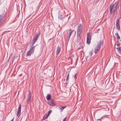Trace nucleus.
<instances>
[{"label": "nucleus", "mask_w": 121, "mask_h": 121, "mask_svg": "<svg viewBox=\"0 0 121 121\" xmlns=\"http://www.w3.org/2000/svg\"><path fill=\"white\" fill-rule=\"evenodd\" d=\"M118 2H115L114 4L111 5L110 6V13L112 14L114 13L115 12L117 9L119 7L118 6Z\"/></svg>", "instance_id": "nucleus-1"}, {"label": "nucleus", "mask_w": 121, "mask_h": 121, "mask_svg": "<svg viewBox=\"0 0 121 121\" xmlns=\"http://www.w3.org/2000/svg\"><path fill=\"white\" fill-rule=\"evenodd\" d=\"M31 46V47L30 48L29 51L26 53V55L27 56H30L34 52L35 46Z\"/></svg>", "instance_id": "nucleus-2"}, {"label": "nucleus", "mask_w": 121, "mask_h": 121, "mask_svg": "<svg viewBox=\"0 0 121 121\" xmlns=\"http://www.w3.org/2000/svg\"><path fill=\"white\" fill-rule=\"evenodd\" d=\"M39 35V33L38 32L37 33L35 34V36L33 38L32 40V43L31 44L30 46H33L34 44L35 43L38 39V37Z\"/></svg>", "instance_id": "nucleus-3"}, {"label": "nucleus", "mask_w": 121, "mask_h": 121, "mask_svg": "<svg viewBox=\"0 0 121 121\" xmlns=\"http://www.w3.org/2000/svg\"><path fill=\"white\" fill-rule=\"evenodd\" d=\"M102 45V43H101V41H100L98 43L97 47L95 49L98 51L100 49Z\"/></svg>", "instance_id": "nucleus-4"}, {"label": "nucleus", "mask_w": 121, "mask_h": 121, "mask_svg": "<svg viewBox=\"0 0 121 121\" xmlns=\"http://www.w3.org/2000/svg\"><path fill=\"white\" fill-rule=\"evenodd\" d=\"M83 28L81 24H79L77 28V32L81 33Z\"/></svg>", "instance_id": "nucleus-5"}, {"label": "nucleus", "mask_w": 121, "mask_h": 121, "mask_svg": "<svg viewBox=\"0 0 121 121\" xmlns=\"http://www.w3.org/2000/svg\"><path fill=\"white\" fill-rule=\"evenodd\" d=\"M86 42L87 44H89L91 41V36L89 35V33H88L87 35Z\"/></svg>", "instance_id": "nucleus-6"}, {"label": "nucleus", "mask_w": 121, "mask_h": 121, "mask_svg": "<svg viewBox=\"0 0 121 121\" xmlns=\"http://www.w3.org/2000/svg\"><path fill=\"white\" fill-rule=\"evenodd\" d=\"M21 105L20 104L17 112V116L18 117L20 116L21 114Z\"/></svg>", "instance_id": "nucleus-7"}, {"label": "nucleus", "mask_w": 121, "mask_h": 121, "mask_svg": "<svg viewBox=\"0 0 121 121\" xmlns=\"http://www.w3.org/2000/svg\"><path fill=\"white\" fill-rule=\"evenodd\" d=\"M31 97V93L30 92L29 95L27 99L26 103L27 104H28L30 102L31 100L30 99Z\"/></svg>", "instance_id": "nucleus-8"}, {"label": "nucleus", "mask_w": 121, "mask_h": 121, "mask_svg": "<svg viewBox=\"0 0 121 121\" xmlns=\"http://www.w3.org/2000/svg\"><path fill=\"white\" fill-rule=\"evenodd\" d=\"M48 104L52 106H54L55 105V103H54V101L52 100H51L49 102Z\"/></svg>", "instance_id": "nucleus-9"}, {"label": "nucleus", "mask_w": 121, "mask_h": 121, "mask_svg": "<svg viewBox=\"0 0 121 121\" xmlns=\"http://www.w3.org/2000/svg\"><path fill=\"white\" fill-rule=\"evenodd\" d=\"M60 47H59V46H58L56 51V55H58L59 53L60 52Z\"/></svg>", "instance_id": "nucleus-10"}, {"label": "nucleus", "mask_w": 121, "mask_h": 121, "mask_svg": "<svg viewBox=\"0 0 121 121\" xmlns=\"http://www.w3.org/2000/svg\"><path fill=\"white\" fill-rule=\"evenodd\" d=\"M46 97L47 100H50L51 98V95L49 94H48Z\"/></svg>", "instance_id": "nucleus-11"}, {"label": "nucleus", "mask_w": 121, "mask_h": 121, "mask_svg": "<svg viewBox=\"0 0 121 121\" xmlns=\"http://www.w3.org/2000/svg\"><path fill=\"white\" fill-rule=\"evenodd\" d=\"M73 30H71V29H70V31L69 32V34L68 35L69 39V38L70 37L71 35L73 32Z\"/></svg>", "instance_id": "nucleus-12"}, {"label": "nucleus", "mask_w": 121, "mask_h": 121, "mask_svg": "<svg viewBox=\"0 0 121 121\" xmlns=\"http://www.w3.org/2000/svg\"><path fill=\"white\" fill-rule=\"evenodd\" d=\"M3 17L2 15H0V26L2 23Z\"/></svg>", "instance_id": "nucleus-13"}, {"label": "nucleus", "mask_w": 121, "mask_h": 121, "mask_svg": "<svg viewBox=\"0 0 121 121\" xmlns=\"http://www.w3.org/2000/svg\"><path fill=\"white\" fill-rule=\"evenodd\" d=\"M66 107V106H63L60 108V110L61 112H62L64 109Z\"/></svg>", "instance_id": "nucleus-14"}, {"label": "nucleus", "mask_w": 121, "mask_h": 121, "mask_svg": "<svg viewBox=\"0 0 121 121\" xmlns=\"http://www.w3.org/2000/svg\"><path fill=\"white\" fill-rule=\"evenodd\" d=\"M81 33L77 32V36L78 39H80V34Z\"/></svg>", "instance_id": "nucleus-15"}, {"label": "nucleus", "mask_w": 121, "mask_h": 121, "mask_svg": "<svg viewBox=\"0 0 121 121\" xmlns=\"http://www.w3.org/2000/svg\"><path fill=\"white\" fill-rule=\"evenodd\" d=\"M116 26L117 29H118L119 30H120V24H116Z\"/></svg>", "instance_id": "nucleus-16"}, {"label": "nucleus", "mask_w": 121, "mask_h": 121, "mask_svg": "<svg viewBox=\"0 0 121 121\" xmlns=\"http://www.w3.org/2000/svg\"><path fill=\"white\" fill-rule=\"evenodd\" d=\"M64 17H63L62 15H60L58 16V18L61 20H62Z\"/></svg>", "instance_id": "nucleus-17"}, {"label": "nucleus", "mask_w": 121, "mask_h": 121, "mask_svg": "<svg viewBox=\"0 0 121 121\" xmlns=\"http://www.w3.org/2000/svg\"><path fill=\"white\" fill-rule=\"evenodd\" d=\"M116 49L118 51L119 53L121 54V49L119 48H116Z\"/></svg>", "instance_id": "nucleus-18"}, {"label": "nucleus", "mask_w": 121, "mask_h": 121, "mask_svg": "<svg viewBox=\"0 0 121 121\" xmlns=\"http://www.w3.org/2000/svg\"><path fill=\"white\" fill-rule=\"evenodd\" d=\"M116 35L117 36V39H120V37L119 35L118 34V33H117L116 34Z\"/></svg>", "instance_id": "nucleus-19"}, {"label": "nucleus", "mask_w": 121, "mask_h": 121, "mask_svg": "<svg viewBox=\"0 0 121 121\" xmlns=\"http://www.w3.org/2000/svg\"><path fill=\"white\" fill-rule=\"evenodd\" d=\"M120 24V20L119 19H118L117 21L116 24Z\"/></svg>", "instance_id": "nucleus-20"}, {"label": "nucleus", "mask_w": 121, "mask_h": 121, "mask_svg": "<svg viewBox=\"0 0 121 121\" xmlns=\"http://www.w3.org/2000/svg\"><path fill=\"white\" fill-rule=\"evenodd\" d=\"M52 112V111L51 110H49L48 112V114L49 115L50 113L51 112Z\"/></svg>", "instance_id": "nucleus-21"}, {"label": "nucleus", "mask_w": 121, "mask_h": 121, "mask_svg": "<svg viewBox=\"0 0 121 121\" xmlns=\"http://www.w3.org/2000/svg\"><path fill=\"white\" fill-rule=\"evenodd\" d=\"M98 51L96 50L95 49L94 50V52L95 54H96L98 52Z\"/></svg>", "instance_id": "nucleus-22"}, {"label": "nucleus", "mask_w": 121, "mask_h": 121, "mask_svg": "<svg viewBox=\"0 0 121 121\" xmlns=\"http://www.w3.org/2000/svg\"><path fill=\"white\" fill-rule=\"evenodd\" d=\"M47 119V118H46V117L45 115H44V116L43 117V120H45Z\"/></svg>", "instance_id": "nucleus-23"}, {"label": "nucleus", "mask_w": 121, "mask_h": 121, "mask_svg": "<svg viewBox=\"0 0 121 121\" xmlns=\"http://www.w3.org/2000/svg\"><path fill=\"white\" fill-rule=\"evenodd\" d=\"M77 75V73H76L75 74V75H74V78H75V79H76V76Z\"/></svg>", "instance_id": "nucleus-24"}, {"label": "nucleus", "mask_w": 121, "mask_h": 121, "mask_svg": "<svg viewBox=\"0 0 121 121\" xmlns=\"http://www.w3.org/2000/svg\"><path fill=\"white\" fill-rule=\"evenodd\" d=\"M69 74H68L67 75V76L66 78V81H67L69 77Z\"/></svg>", "instance_id": "nucleus-25"}, {"label": "nucleus", "mask_w": 121, "mask_h": 121, "mask_svg": "<svg viewBox=\"0 0 121 121\" xmlns=\"http://www.w3.org/2000/svg\"><path fill=\"white\" fill-rule=\"evenodd\" d=\"M45 115V116H46V118H47L49 116V115L48 114H46Z\"/></svg>", "instance_id": "nucleus-26"}, {"label": "nucleus", "mask_w": 121, "mask_h": 121, "mask_svg": "<svg viewBox=\"0 0 121 121\" xmlns=\"http://www.w3.org/2000/svg\"><path fill=\"white\" fill-rule=\"evenodd\" d=\"M45 115V116H46V118H47L49 116V115L48 114H46Z\"/></svg>", "instance_id": "nucleus-27"}, {"label": "nucleus", "mask_w": 121, "mask_h": 121, "mask_svg": "<svg viewBox=\"0 0 121 121\" xmlns=\"http://www.w3.org/2000/svg\"><path fill=\"white\" fill-rule=\"evenodd\" d=\"M103 118V117H102L100 119H98L97 120H100L102 119Z\"/></svg>", "instance_id": "nucleus-28"}, {"label": "nucleus", "mask_w": 121, "mask_h": 121, "mask_svg": "<svg viewBox=\"0 0 121 121\" xmlns=\"http://www.w3.org/2000/svg\"><path fill=\"white\" fill-rule=\"evenodd\" d=\"M65 119H66V118H64V119L63 120V121H65Z\"/></svg>", "instance_id": "nucleus-29"}, {"label": "nucleus", "mask_w": 121, "mask_h": 121, "mask_svg": "<svg viewBox=\"0 0 121 121\" xmlns=\"http://www.w3.org/2000/svg\"><path fill=\"white\" fill-rule=\"evenodd\" d=\"M120 45V44L118 43V44L117 45V46H119Z\"/></svg>", "instance_id": "nucleus-30"}, {"label": "nucleus", "mask_w": 121, "mask_h": 121, "mask_svg": "<svg viewBox=\"0 0 121 121\" xmlns=\"http://www.w3.org/2000/svg\"><path fill=\"white\" fill-rule=\"evenodd\" d=\"M11 121H13V119Z\"/></svg>", "instance_id": "nucleus-31"}, {"label": "nucleus", "mask_w": 121, "mask_h": 121, "mask_svg": "<svg viewBox=\"0 0 121 121\" xmlns=\"http://www.w3.org/2000/svg\"><path fill=\"white\" fill-rule=\"evenodd\" d=\"M120 121H121V120Z\"/></svg>", "instance_id": "nucleus-32"}]
</instances>
